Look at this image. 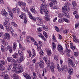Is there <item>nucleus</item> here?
I'll use <instances>...</instances> for the list:
<instances>
[{
  "label": "nucleus",
  "instance_id": "39",
  "mask_svg": "<svg viewBox=\"0 0 79 79\" xmlns=\"http://www.w3.org/2000/svg\"><path fill=\"white\" fill-rule=\"evenodd\" d=\"M12 25L14 26V27H16L18 26V25L16 24V23H14V22H12L11 23Z\"/></svg>",
  "mask_w": 79,
  "mask_h": 79
},
{
  "label": "nucleus",
  "instance_id": "53",
  "mask_svg": "<svg viewBox=\"0 0 79 79\" xmlns=\"http://www.w3.org/2000/svg\"><path fill=\"white\" fill-rule=\"evenodd\" d=\"M27 52L29 54L30 57H31L32 56V54H31V51L29 50H28Z\"/></svg>",
  "mask_w": 79,
  "mask_h": 79
},
{
  "label": "nucleus",
  "instance_id": "50",
  "mask_svg": "<svg viewBox=\"0 0 79 79\" xmlns=\"http://www.w3.org/2000/svg\"><path fill=\"white\" fill-rule=\"evenodd\" d=\"M15 63H16V64H19V60L18 59H17L15 60Z\"/></svg>",
  "mask_w": 79,
  "mask_h": 79
},
{
  "label": "nucleus",
  "instance_id": "3",
  "mask_svg": "<svg viewBox=\"0 0 79 79\" xmlns=\"http://www.w3.org/2000/svg\"><path fill=\"white\" fill-rule=\"evenodd\" d=\"M65 52H66V54L67 56L69 55V53H70V50L69 49V45L67 44H65Z\"/></svg>",
  "mask_w": 79,
  "mask_h": 79
},
{
  "label": "nucleus",
  "instance_id": "6",
  "mask_svg": "<svg viewBox=\"0 0 79 79\" xmlns=\"http://www.w3.org/2000/svg\"><path fill=\"white\" fill-rule=\"evenodd\" d=\"M4 64L5 61L4 60H0V68L1 69H4L5 67L3 66Z\"/></svg>",
  "mask_w": 79,
  "mask_h": 79
},
{
  "label": "nucleus",
  "instance_id": "24",
  "mask_svg": "<svg viewBox=\"0 0 79 79\" xmlns=\"http://www.w3.org/2000/svg\"><path fill=\"white\" fill-rule=\"evenodd\" d=\"M52 39V40H53L54 42H57V41L56 40V38L55 37V36L54 34H53Z\"/></svg>",
  "mask_w": 79,
  "mask_h": 79
},
{
  "label": "nucleus",
  "instance_id": "61",
  "mask_svg": "<svg viewBox=\"0 0 79 79\" xmlns=\"http://www.w3.org/2000/svg\"><path fill=\"white\" fill-rule=\"evenodd\" d=\"M78 52H75L74 53V54L76 56H77L78 55Z\"/></svg>",
  "mask_w": 79,
  "mask_h": 79
},
{
  "label": "nucleus",
  "instance_id": "64",
  "mask_svg": "<svg viewBox=\"0 0 79 79\" xmlns=\"http://www.w3.org/2000/svg\"><path fill=\"white\" fill-rule=\"evenodd\" d=\"M26 5V3L24 2H22V6H25Z\"/></svg>",
  "mask_w": 79,
  "mask_h": 79
},
{
  "label": "nucleus",
  "instance_id": "18",
  "mask_svg": "<svg viewBox=\"0 0 79 79\" xmlns=\"http://www.w3.org/2000/svg\"><path fill=\"white\" fill-rule=\"evenodd\" d=\"M2 15H3V16H6V15H8V13H6V12L5 11V10L4 9H2Z\"/></svg>",
  "mask_w": 79,
  "mask_h": 79
},
{
  "label": "nucleus",
  "instance_id": "41",
  "mask_svg": "<svg viewBox=\"0 0 79 79\" xmlns=\"http://www.w3.org/2000/svg\"><path fill=\"white\" fill-rule=\"evenodd\" d=\"M1 47L2 52H5V48L4 47V46H3V45H2Z\"/></svg>",
  "mask_w": 79,
  "mask_h": 79
},
{
  "label": "nucleus",
  "instance_id": "13",
  "mask_svg": "<svg viewBox=\"0 0 79 79\" xmlns=\"http://www.w3.org/2000/svg\"><path fill=\"white\" fill-rule=\"evenodd\" d=\"M73 40L74 42L76 43H79V40L76 39V36L73 35Z\"/></svg>",
  "mask_w": 79,
  "mask_h": 79
},
{
  "label": "nucleus",
  "instance_id": "16",
  "mask_svg": "<svg viewBox=\"0 0 79 79\" xmlns=\"http://www.w3.org/2000/svg\"><path fill=\"white\" fill-rule=\"evenodd\" d=\"M62 11L64 13L63 15H64V16H65V17H66V18H69V15H68V12H67L69 11H64L63 9H62Z\"/></svg>",
  "mask_w": 79,
  "mask_h": 79
},
{
  "label": "nucleus",
  "instance_id": "10",
  "mask_svg": "<svg viewBox=\"0 0 79 79\" xmlns=\"http://www.w3.org/2000/svg\"><path fill=\"white\" fill-rule=\"evenodd\" d=\"M30 10L31 12L33 13H34V14H35V13H36V11H35V8L34 6H31Z\"/></svg>",
  "mask_w": 79,
  "mask_h": 79
},
{
  "label": "nucleus",
  "instance_id": "38",
  "mask_svg": "<svg viewBox=\"0 0 79 79\" xmlns=\"http://www.w3.org/2000/svg\"><path fill=\"white\" fill-rule=\"evenodd\" d=\"M72 4L73 6H76L77 5L76 2L75 1H72Z\"/></svg>",
  "mask_w": 79,
  "mask_h": 79
},
{
  "label": "nucleus",
  "instance_id": "25",
  "mask_svg": "<svg viewBox=\"0 0 79 79\" xmlns=\"http://www.w3.org/2000/svg\"><path fill=\"white\" fill-rule=\"evenodd\" d=\"M13 77H14L15 79H19V77L18 75H17V74H15V73H14L13 74Z\"/></svg>",
  "mask_w": 79,
  "mask_h": 79
},
{
  "label": "nucleus",
  "instance_id": "52",
  "mask_svg": "<svg viewBox=\"0 0 79 79\" xmlns=\"http://www.w3.org/2000/svg\"><path fill=\"white\" fill-rule=\"evenodd\" d=\"M63 20H64V21L66 23H68L69 22V20H68L67 19H66V18H63Z\"/></svg>",
  "mask_w": 79,
  "mask_h": 79
},
{
  "label": "nucleus",
  "instance_id": "31",
  "mask_svg": "<svg viewBox=\"0 0 79 79\" xmlns=\"http://www.w3.org/2000/svg\"><path fill=\"white\" fill-rule=\"evenodd\" d=\"M69 73L70 75H71L73 74V69H69Z\"/></svg>",
  "mask_w": 79,
  "mask_h": 79
},
{
  "label": "nucleus",
  "instance_id": "19",
  "mask_svg": "<svg viewBox=\"0 0 79 79\" xmlns=\"http://www.w3.org/2000/svg\"><path fill=\"white\" fill-rule=\"evenodd\" d=\"M14 30H12V31H11V33L12 34V36L13 37H17V34L13 33Z\"/></svg>",
  "mask_w": 79,
  "mask_h": 79
},
{
  "label": "nucleus",
  "instance_id": "40",
  "mask_svg": "<svg viewBox=\"0 0 79 79\" xmlns=\"http://www.w3.org/2000/svg\"><path fill=\"white\" fill-rule=\"evenodd\" d=\"M18 53L20 55H22V56H23V52H22V51L20 50H19L18 51Z\"/></svg>",
  "mask_w": 79,
  "mask_h": 79
},
{
  "label": "nucleus",
  "instance_id": "5",
  "mask_svg": "<svg viewBox=\"0 0 79 79\" xmlns=\"http://www.w3.org/2000/svg\"><path fill=\"white\" fill-rule=\"evenodd\" d=\"M4 39H7L8 40H10V37L9 34L8 33H5L4 36Z\"/></svg>",
  "mask_w": 79,
  "mask_h": 79
},
{
  "label": "nucleus",
  "instance_id": "27",
  "mask_svg": "<svg viewBox=\"0 0 79 79\" xmlns=\"http://www.w3.org/2000/svg\"><path fill=\"white\" fill-rule=\"evenodd\" d=\"M29 17L30 19H32V20H33V21H36V19L34 17V16L32 15L29 16Z\"/></svg>",
  "mask_w": 79,
  "mask_h": 79
},
{
  "label": "nucleus",
  "instance_id": "9",
  "mask_svg": "<svg viewBox=\"0 0 79 79\" xmlns=\"http://www.w3.org/2000/svg\"><path fill=\"white\" fill-rule=\"evenodd\" d=\"M40 63H39V64L40 66V68L42 69L44 68V61L43 60H41Z\"/></svg>",
  "mask_w": 79,
  "mask_h": 79
},
{
  "label": "nucleus",
  "instance_id": "49",
  "mask_svg": "<svg viewBox=\"0 0 79 79\" xmlns=\"http://www.w3.org/2000/svg\"><path fill=\"white\" fill-rule=\"evenodd\" d=\"M43 60L44 61H45V63L47 62V61H48V58L45 57L43 58Z\"/></svg>",
  "mask_w": 79,
  "mask_h": 79
},
{
  "label": "nucleus",
  "instance_id": "4",
  "mask_svg": "<svg viewBox=\"0 0 79 79\" xmlns=\"http://www.w3.org/2000/svg\"><path fill=\"white\" fill-rule=\"evenodd\" d=\"M36 19L40 22V24H39L38 23H37L36 24L38 26H43L44 25V24L43 23V22H44V20L40 18V17H37Z\"/></svg>",
  "mask_w": 79,
  "mask_h": 79
},
{
  "label": "nucleus",
  "instance_id": "60",
  "mask_svg": "<svg viewBox=\"0 0 79 79\" xmlns=\"http://www.w3.org/2000/svg\"><path fill=\"white\" fill-rule=\"evenodd\" d=\"M21 15L22 16H23L24 18L26 17V14L23 12H22Z\"/></svg>",
  "mask_w": 79,
  "mask_h": 79
},
{
  "label": "nucleus",
  "instance_id": "44",
  "mask_svg": "<svg viewBox=\"0 0 79 79\" xmlns=\"http://www.w3.org/2000/svg\"><path fill=\"white\" fill-rule=\"evenodd\" d=\"M16 10V7L12 9V11L13 13H16V11H17Z\"/></svg>",
  "mask_w": 79,
  "mask_h": 79
},
{
  "label": "nucleus",
  "instance_id": "11",
  "mask_svg": "<svg viewBox=\"0 0 79 79\" xmlns=\"http://www.w3.org/2000/svg\"><path fill=\"white\" fill-rule=\"evenodd\" d=\"M1 41L2 44L4 46H5V45H8V42L5 41L4 39H1Z\"/></svg>",
  "mask_w": 79,
  "mask_h": 79
},
{
  "label": "nucleus",
  "instance_id": "14",
  "mask_svg": "<svg viewBox=\"0 0 79 79\" xmlns=\"http://www.w3.org/2000/svg\"><path fill=\"white\" fill-rule=\"evenodd\" d=\"M24 57L23 56H21L19 58V64H21V63H22L23 61H24Z\"/></svg>",
  "mask_w": 79,
  "mask_h": 79
},
{
  "label": "nucleus",
  "instance_id": "7",
  "mask_svg": "<svg viewBox=\"0 0 79 79\" xmlns=\"http://www.w3.org/2000/svg\"><path fill=\"white\" fill-rule=\"evenodd\" d=\"M57 49L59 52H61L63 51V47L60 44H58L57 45Z\"/></svg>",
  "mask_w": 79,
  "mask_h": 79
},
{
  "label": "nucleus",
  "instance_id": "35",
  "mask_svg": "<svg viewBox=\"0 0 79 79\" xmlns=\"http://www.w3.org/2000/svg\"><path fill=\"white\" fill-rule=\"evenodd\" d=\"M18 55V53H15V54L12 55V56L14 58H17Z\"/></svg>",
  "mask_w": 79,
  "mask_h": 79
},
{
  "label": "nucleus",
  "instance_id": "17",
  "mask_svg": "<svg viewBox=\"0 0 79 79\" xmlns=\"http://www.w3.org/2000/svg\"><path fill=\"white\" fill-rule=\"evenodd\" d=\"M24 70L23 69H15L14 70V71L15 73H22Z\"/></svg>",
  "mask_w": 79,
  "mask_h": 79
},
{
  "label": "nucleus",
  "instance_id": "57",
  "mask_svg": "<svg viewBox=\"0 0 79 79\" xmlns=\"http://www.w3.org/2000/svg\"><path fill=\"white\" fill-rule=\"evenodd\" d=\"M16 10H17V13L18 14H19L21 12V10H20L19 8L18 7H16Z\"/></svg>",
  "mask_w": 79,
  "mask_h": 79
},
{
  "label": "nucleus",
  "instance_id": "51",
  "mask_svg": "<svg viewBox=\"0 0 79 79\" xmlns=\"http://www.w3.org/2000/svg\"><path fill=\"white\" fill-rule=\"evenodd\" d=\"M5 21L6 22H8L9 21V18H8L7 16L5 17Z\"/></svg>",
  "mask_w": 79,
  "mask_h": 79
},
{
  "label": "nucleus",
  "instance_id": "8",
  "mask_svg": "<svg viewBox=\"0 0 79 79\" xmlns=\"http://www.w3.org/2000/svg\"><path fill=\"white\" fill-rule=\"evenodd\" d=\"M23 76H24V77H25L26 78V79H31V77H30V76H29L27 74V73L26 72L23 73Z\"/></svg>",
  "mask_w": 79,
  "mask_h": 79
},
{
  "label": "nucleus",
  "instance_id": "33",
  "mask_svg": "<svg viewBox=\"0 0 79 79\" xmlns=\"http://www.w3.org/2000/svg\"><path fill=\"white\" fill-rule=\"evenodd\" d=\"M43 29L46 31H48V28L47 26H44L43 27Z\"/></svg>",
  "mask_w": 79,
  "mask_h": 79
},
{
  "label": "nucleus",
  "instance_id": "29",
  "mask_svg": "<svg viewBox=\"0 0 79 79\" xmlns=\"http://www.w3.org/2000/svg\"><path fill=\"white\" fill-rule=\"evenodd\" d=\"M19 48L20 50H25V48H23L22 47V45L20 44H19Z\"/></svg>",
  "mask_w": 79,
  "mask_h": 79
},
{
  "label": "nucleus",
  "instance_id": "63",
  "mask_svg": "<svg viewBox=\"0 0 79 79\" xmlns=\"http://www.w3.org/2000/svg\"><path fill=\"white\" fill-rule=\"evenodd\" d=\"M54 57L55 60L56 61H57V60H58V56H55Z\"/></svg>",
  "mask_w": 79,
  "mask_h": 79
},
{
  "label": "nucleus",
  "instance_id": "23",
  "mask_svg": "<svg viewBox=\"0 0 79 79\" xmlns=\"http://www.w3.org/2000/svg\"><path fill=\"white\" fill-rule=\"evenodd\" d=\"M3 26H5V27H7L8 26H9V25H10V22H4L3 23Z\"/></svg>",
  "mask_w": 79,
  "mask_h": 79
},
{
  "label": "nucleus",
  "instance_id": "59",
  "mask_svg": "<svg viewBox=\"0 0 79 79\" xmlns=\"http://www.w3.org/2000/svg\"><path fill=\"white\" fill-rule=\"evenodd\" d=\"M12 58V57H10V58L8 57L7 60L9 62H10L11 61V59Z\"/></svg>",
  "mask_w": 79,
  "mask_h": 79
},
{
  "label": "nucleus",
  "instance_id": "26",
  "mask_svg": "<svg viewBox=\"0 0 79 79\" xmlns=\"http://www.w3.org/2000/svg\"><path fill=\"white\" fill-rule=\"evenodd\" d=\"M16 43H14L13 45V48L14 49V50H16Z\"/></svg>",
  "mask_w": 79,
  "mask_h": 79
},
{
  "label": "nucleus",
  "instance_id": "15",
  "mask_svg": "<svg viewBox=\"0 0 79 79\" xmlns=\"http://www.w3.org/2000/svg\"><path fill=\"white\" fill-rule=\"evenodd\" d=\"M38 35L39 37H40L41 39H42L43 40H44V41H45L46 40L45 39V38L44 37V35H42L39 32L38 33Z\"/></svg>",
  "mask_w": 79,
  "mask_h": 79
},
{
  "label": "nucleus",
  "instance_id": "21",
  "mask_svg": "<svg viewBox=\"0 0 79 79\" xmlns=\"http://www.w3.org/2000/svg\"><path fill=\"white\" fill-rule=\"evenodd\" d=\"M52 48L53 50H55L56 48V44L55 42H53L52 44Z\"/></svg>",
  "mask_w": 79,
  "mask_h": 79
},
{
  "label": "nucleus",
  "instance_id": "58",
  "mask_svg": "<svg viewBox=\"0 0 79 79\" xmlns=\"http://www.w3.org/2000/svg\"><path fill=\"white\" fill-rule=\"evenodd\" d=\"M30 39L31 40L32 42H35V40H34V39L31 36L30 37Z\"/></svg>",
  "mask_w": 79,
  "mask_h": 79
},
{
  "label": "nucleus",
  "instance_id": "45",
  "mask_svg": "<svg viewBox=\"0 0 79 79\" xmlns=\"http://www.w3.org/2000/svg\"><path fill=\"white\" fill-rule=\"evenodd\" d=\"M47 52L48 55H50L51 54V51L50 50H47Z\"/></svg>",
  "mask_w": 79,
  "mask_h": 79
},
{
  "label": "nucleus",
  "instance_id": "56",
  "mask_svg": "<svg viewBox=\"0 0 79 79\" xmlns=\"http://www.w3.org/2000/svg\"><path fill=\"white\" fill-rule=\"evenodd\" d=\"M12 68V66L11 65H9L7 68V69H11Z\"/></svg>",
  "mask_w": 79,
  "mask_h": 79
},
{
  "label": "nucleus",
  "instance_id": "36",
  "mask_svg": "<svg viewBox=\"0 0 79 79\" xmlns=\"http://www.w3.org/2000/svg\"><path fill=\"white\" fill-rule=\"evenodd\" d=\"M46 64H47V65H48V66L47 67V68H49V67H50V62L49 60H48V62H46Z\"/></svg>",
  "mask_w": 79,
  "mask_h": 79
},
{
  "label": "nucleus",
  "instance_id": "46",
  "mask_svg": "<svg viewBox=\"0 0 79 79\" xmlns=\"http://www.w3.org/2000/svg\"><path fill=\"white\" fill-rule=\"evenodd\" d=\"M52 2L54 5H56L57 3V1L56 0H52Z\"/></svg>",
  "mask_w": 79,
  "mask_h": 79
},
{
  "label": "nucleus",
  "instance_id": "42",
  "mask_svg": "<svg viewBox=\"0 0 79 79\" xmlns=\"http://www.w3.org/2000/svg\"><path fill=\"white\" fill-rule=\"evenodd\" d=\"M55 29L57 32H60V29L57 26H56L55 27Z\"/></svg>",
  "mask_w": 79,
  "mask_h": 79
},
{
  "label": "nucleus",
  "instance_id": "55",
  "mask_svg": "<svg viewBox=\"0 0 79 79\" xmlns=\"http://www.w3.org/2000/svg\"><path fill=\"white\" fill-rule=\"evenodd\" d=\"M27 10V7H24L23 8V11H25V12H27V11H28Z\"/></svg>",
  "mask_w": 79,
  "mask_h": 79
},
{
  "label": "nucleus",
  "instance_id": "2",
  "mask_svg": "<svg viewBox=\"0 0 79 79\" xmlns=\"http://www.w3.org/2000/svg\"><path fill=\"white\" fill-rule=\"evenodd\" d=\"M64 5V6L63 7L62 9L64 11H69V10H70L69 6L71 5V4L69 3L66 2L65 3Z\"/></svg>",
  "mask_w": 79,
  "mask_h": 79
},
{
  "label": "nucleus",
  "instance_id": "30",
  "mask_svg": "<svg viewBox=\"0 0 79 79\" xmlns=\"http://www.w3.org/2000/svg\"><path fill=\"white\" fill-rule=\"evenodd\" d=\"M9 15L10 16V19H13V14L12 12H10V13H9Z\"/></svg>",
  "mask_w": 79,
  "mask_h": 79
},
{
  "label": "nucleus",
  "instance_id": "43",
  "mask_svg": "<svg viewBox=\"0 0 79 79\" xmlns=\"http://www.w3.org/2000/svg\"><path fill=\"white\" fill-rule=\"evenodd\" d=\"M69 32V30H64L63 31V32L64 34H68Z\"/></svg>",
  "mask_w": 79,
  "mask_h": 79
},
{
  "label": "nucleus",
  "instance_id": "20",
  "mask_svg": "<svg viewBox=\"0 0 79 79\" xmlns=\"http://www.w3.org/2000/svg\"><path fill=\"white\" fill-rule=\"evenodd\" d=\"M48 13H45V19L46 20V21H47L48 19H49V15H48Z\"/></svg>",
  "mask_w": 79,
  "mask_h": 79
},
{
  "label": "nucleus",
  "instance_id": "28",
  "mask_svg": "<svg viewBox=\"0 0 79 79\" xmlns=\"http://www.w3.org/2000/svg\"><path fill=\"white\" fill-rule=\"evenodd\" d=\"M51 66L50 67L51 69H55V65H54L53 63H51Z\"/></svg>",
  "mask_w": 79,
  "mask_h": 79
},
{
  "label": "nucleus",
  "instance_id": "54",
  "mask_svg": "<svg viewBox=\"0 0 79 79\" xmlns=\"http://www.w3.org/2000/svg\"><path fill=\"white\" fill-rule=\"evenodd\" d=\"M63 60L60 59V64L61 67H63Z\"/></svg>",
  "mask_w": 79,
  "mask_h": 79
},
{
  "label": "nucleus",
  "instance_id": "32",
  "mask_svg": "<svg viewBox=\"0 0 79 79\" xmlns=\"http://www.w3.org/2000/svg\"><path fill=\"white\" fill-rule=\"evenodd\" d=\"M68 61L70 64H73V60L70 59H68Z\"/></svg>",
  "mask_w": 79,
  "mask_h": 79
},
{
  "label": "nucleus",
  "instance_id": "47",
  "mask_svg": "<svg viewBox=\"0 0 79 79\" xmlns=\"http://www.w3.org/2000/svg\"><path fill=\"white\" fill-rule=\"evenodd\" d=\"M43 33L45 37H46V38H47V33L44 31H43Z\"/></svg>",
  "mask_w": 79,
  "mask_h": 79
},
{
  "label": "nucleus",
  "instance_id": "34",
  "mask_svg": "<svg viewBox=\"0 0 79 79\" xmlns=\"http://www.w3.org/2000/svg\"><path fill=\"white\" fill-rule=\"evenodd\" d=\"M58 16L59 18H63L64 15L63 13H59L58 14Z\"/></svg>",
  "mask_w": 79,
  "mask_h": 79
},
{
  "label": "nucleus",
  "instance_id": "48",
  "mask_svg": "<svg viewBox=\"0 0 79 79\" xmlns=\"http://www.w3.org/2000/svg\"><path fill=\"white\" fill-rule=\"evenodd\" d=\"M19 39L20 41H22L23 40V36L22 35H20V37L19 38Z\"/></svg>",
  "mask_w": 79,
  "mask_h": 79
},
{
  "label": "nucleus",
  "instance_id": "12",
  "mask_svg": "<svg viewBox=\"0 0 79 79\" xmlns=\"http://www.w3.org/2000/svg\"><path fill=\"white\" fill-rule=\"evenodd\" d=\"M6 29L7 31L8 32L10 30H11V31H12L13 30L12 29V27L10 25V23L9 25H8L7 27H6Z\"/></svg>",
  "mask_w": 79,
  "mask_h": 79
},
{
  "label": "nucleus",
  "instance_id": "22",
  "mask_svg": "<svg viewBox=\"0 0 79 79\" xmlns=\"http://www.w3.org/2000/svg\"><path fill=\"white\" fill-rule=\"evenodd\" d=\"M1 77H4L3 79H10L8 75H1Z\"/></svg>",
  "mask_w": 79,
  "mask_h": 79
},
{
  "label": "nucleus",
  "instance_id": "1",
  "mask_svg": "<svg viewBox=\"0 0 79 79\" xmlns=\"http://www.w3.org/2000/svg\"><path fill=\"white\" fill-rule=\"evenodd\" d=\"M47 6L46 4L44 3H42L41 4L40 6V8L41 10H42L45 13H48V10L47 9Z\"/></svg>",
  "mask_w": 79,
  "mask_h": 79
},
{
  "label": "nucleus",
  "instance_id": "62",
  "mask_svg": "<svg viewBox=\"0 0 79 79\" xmlns=\"http://www.w3.org/2000/svg\"><path fill=\"white\" fill-rule=\"evenodd\" d=\"M62 66L63 67V69H67V65H64V67H63V66Z\"/></svg>",
  "mask_w": 79,
  "mask_h": 79
},
{
  "label": "nucleus",
  "instance_id": "37",
  "mask_svg": "<svg viewBox=\"0 0 79 79\" xmlns=\"http://www.w3.org/2000/svg\"><path fill=\"white\" fill-rule=\"evenodd\" d=\"M64 21L62 19H59L58 20V23H63Z\"/></svg>",
  "mask_w": 79,
  "mask_h": 79
}]
</instances>
